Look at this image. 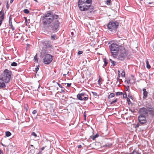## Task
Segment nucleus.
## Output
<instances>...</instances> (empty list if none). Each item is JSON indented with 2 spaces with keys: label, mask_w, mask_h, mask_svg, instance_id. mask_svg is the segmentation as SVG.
I'll use <instances>...</instances> for the list:
<instances>
[{
  "label": "nucleus",
  "mask_w": 154,
  "mask_h": 154,
  "mask_svg": "<svg viewBox=\"0 0 154 154\" xmlns=\"http://www.w3.org/2000/svg\"><path fill=\"white\" fill-rule=\"evenodd\" d=\"M59 17L58 15H56L53 12L49 11L45 14L42 17V23L44 27L49 26L55 20L57 19Z\"/></svg>",
  "instance_id": "f257e3e1"
},
{
  "label": "nucleus",
  "mask_w": 154,
  "mask_h": 154,
  "mask_svg": "<svg viewBox=\"0 0 154 154\" xmlns=\"http://www.w3.org/2000/svg\"><path fill=\"white\" fill-rule=\"evenodd\" d=\"M11 72L7 69H5L0 77V88L6 87L5 83H8L10 80Z\"/></svg>",
  "instance_id": "f03ea898"
},
{
  "label": "nucleus",
  "mask_w": 154,
  "mask_h": 154,
  "mask_svg": "<svg viewBox=\"0 0 154 154\" xmlns=\"http://www.w3.org/2000/svg\"><path fill=\"white\" fill-rule=\"evenodd\" d=\"M118 52L117 59L119 60H123L125 57L127 56L128 54V51L124 46V42H123V44H121V46H120V48H119Z\"/></svg>",
  "instance_id": "7ed1b4c3"
},
{
  "label": "nucleus",
  "mask_w": 154,
  "mask_h": 154,
  "mask_svg": "<svg viewBox=\"0 0 154 154\" xmlns=\"http://www.w3.org/2000/svg\"><path fill=\"white\" fill-rule=\"evenodd\" d=\"M121 44H117L116 43H113L109 45V48L111 53L113 57L116 58L118 56V51L121 46Z\"/></svg>",
  "instance_id": "20e7f679"
},
{
  "label": "nucleus",
  "mask_w": 154,
  "mask_h": 154,
  "mask_svg": "<svg viewBox=\"0 0 154 154\" xmlns=\"http://www.w3.org/2000/svg\"><path fill=\"white\" fill-rule=\"evenodd\" d=\"M140 116H144L148 114V112L150 115H153L154 114V109L151 106L144 107L140 109L139 111Z\"/></svg>",
  "instance_id": "39448f33"
},
{
  "label": "nucleus",
  "mask_w": 154,
  "mask_h": 154,
  "mask_svg": "<svg viewBox=\"0 0 154 154\" xmlns=\"http://www.w3.org/2000/svg\"><path fill=\"white\" fill-rule=\"evenodd\" d=\"M119 24V23L118 22L116 21H110L107 24V29L110 31L115 32L117 31Z\"/></svg>",
  "instance_id": "423d86ee"
},
{
  "label": "nucleus",
  "mask_w": 154,
  "mask_h": 154,
  "mask_svg": "<svg viewBox=\"0 0 154 154\" xmlns=\"http://www.w3.org/2000/svg\"><path fill=\"white\" fill-rule=\"evenodd\" d=\"M60 23L57 19L55 20L50 25V29L54 32H57L59 29Z\"/></svg>",
  "instance_id": "0eeeda50"
},
{
  "label": "nucleus",
  "mask_w": 154,
  "mask_h": 154,
  "mask_svg": "<svg viewBox=\"0 0 154 154\" xmlns=\"http://www.w3.org/2000/svg\"><path fill=\"white\" fill-rule=\"evenodd\" d=\"M88 5H86V4L83 5H78L80 10L81 11H85L88 10V9H90L92 10L93 9V6L91 4H88Z\"/></svg>",
  "instance_id": "6e6552de"
},
{
  "label": "nucleus",
  "mask_w": 154,
  "mask_h": 154,
  "mask_svg": "<svg viewBox=\"0 0 154 154\" xmlns=\"http://www.w3.org/2000/svg\"><path fill=\"white\" fill-rule=\"evenodd\" d=\"M53 59V57L49 54H46L43 59V62L46 64L50 63Z\"/></svg>",
  "instance_id": "1a4fd4ad"
},
{
  "label": "nucleus",
  "mask_w": 154,
  "mask_h": 154,
  "mask_svg": "<svg viewBox=\"0 0 154 154\" xmlns=\"http://www.w3.org/2000/svg\"><path fill=\"white\" fill-rule=\"evenodd\" d=\"M92 0H79L78 5L85 4H91Z\"/></svg>",
  "instance_id": "9d476101"
},
{
  "label": "nucleus",
  "mask_w": 154,
  "mask_h": 154,
  "mask_svg": "<svg viewBox=\"0 0 154 154\" xmlns=\"http://www.w3.org/2000/svg\"><path fill=\"white\" fill-rule=\"evenodd\" d=\"M138 119L139 122L141 124H144L146 122L145 116H138Z\"/></svg>",
  "instance_id": "9b49d317"
},
{
  "label": "nucleus",
  "mask_w": 154,
  "mask_h": 154,
  "mask_svg": "<svg viewBox=\"0 0 154 154\" xmlns=\"http://www.w3.org/2000/svg\"><path fill=\"white\" fill-rule=\"evenodd\" d=\"M44 45L47 48H51L52 46L51 42L50 41L45 42Z\"/></svg>",
  "instance_id": "f8f14e48"
},
{
  "label": "nucleus",
  "mask_w": 154,
  "mask_h": 154,
  "mask_svg": "<svg viewBox=\"0 0 154 154\" xmlns=\"http://www.w3.org/2000/svg\"><path fill=\"white\" fill-rule=\"evenodd\" d=\"M143 98L144 99H146L147 96L148 92L146 91V88H143Z\"/></svg>",
  "instance_id": "ddd939ff"
},
{
  "label": "nucleus",
  "mask_w": 154,
  "mask_h": 154,
  "mask_svg": "<svg viewBox=\"0 0 154 154\" xmlns=\"http://www.w3.org/2000/svg\"><path fill=\"white\" fill-rule=\"evenodd\" d=\"M128 154H140L136 149H134L133 151Z\"/></svg>",
  "instance_id": "4468645a"
},
{
  "label": "nucleus",
  "mask_w": 154,
  "mask_h": 154,
  "mask_svg": "<svg viewBox=\"0 0 154 154\" xmlns=\"http://www.w3.org/2000/svg\"><path fill=\"white\" fill-rule=\"evenodd\" d=\"M57 39V38H56V34L52 35L51 36V39L52 40H54Z\"/></svg>",
  "instance_id": "2eb2a0df"
},
{
  "label": "nucleus",
  "mask_w": 154,
  "mask_h": 154,
  "mask_svg": "<svg viewBox=\"0 0 154 154\" xmlns=\"http://www.w3.org/2000/svg\"><path fill=\"white\" fill-rule=\"evenodd\" d=\"M103 61L104 63V64L103 66H106L108 63L107 60L106 59V58H104L103 59Z\"/></svg>",
  "instance_id": "dca6fc26"
},
{
  "label": "nucleus",
  "mask_w": 154,
  "mask_h": 154,
  "mask_svg": "<svg viewBox=\"0 0 154 154\" xmlns=\"http://www.w3.org/2000/svg\"><path fill=\"white\" fill-rule=\"evenodd\" d=\"M77 98L78 99L80 100H82V97L80 95V94H78L77 96Z\"/></svg>",
  "instance_id": "f3484780"
},
{
  "label": "nucleus",
  "mask_w": 154,
  "mask_h": 154,
  "mask_svg": "<svg viewBox=\"0 0 154 154\" xmlns=\"http://www.w3.org/2000/svg\"><path fill=\"white\" fill-rule=\"evenodd\" d=\"M11 133L10 132L8 131H6L5 132V135L7 137H9L11 135Z\"/></svg>",
  "instance_id": "a211bd4d"
},
{
  "label": "nucleus",
  "mask_w": 154,
  "mask_h": 154,
  "mask_svg": "<svg viewBox=\"0 0 154 154\" xmlns=\"http://www.w3.org/2000/svg\"><path fill=\"white\" fill-rule=\"evenodd\" d=\"M146 67L148 69H150L151 68V66L149 64V62L148 60H147L146 61Z\"/></svg>",
  "instance_id": "6ab92c4d"
},
{
  "label": "nucleus",
  "mask_w": 154,
  "mask_h": 154,
  "mask_svg": "<svg viewBox=\"0 0 154 154\" xmlns=\"http://www.w3.org/2000/svg\"><path fill=\"white\" fill-rule=\"evenodd\" d=\"M115 96V94L113 93H111L109 95V96L108 98L109 99L110 98H111L114 97Z\"/></svg>",
  "instance_id": "aec40b11"
},
{
  "label": "nucleus",
  "mask_w": 154,
  "mask_h": 154,
  "mask_svg": "<svg viewBox=\"0 0 154 154\" xmlns=\"http://www.w3.org/2000/svg\"><path fill=\"white\" fill-rule=\"evenodd\" d=\"M24 107L25 109L26 110V111H27L29 108L28 105L27 104H24Z\"/></svg>",
  "instance_id": "412c9836"
},
{
  "label": "nucleus",
  "mask_w": 154,
  "mask_h": 154,
  "mask_svg": "<svg viewBox=\"0 0 154 154\" xmlns=\"http://www.w3.org/2000/svg\"><path fill=\"white\" fill-rule=\"evenodd\" d=\"M123 94V93L121 92H117L116 93V96H119V95H121Z\"/></svg>",
  "instance_id": "4be33fe9"
},
{
  "label": "nucleus",
  "mask_w": 154,
  "mask_h": 154,
  "mask_svg": "<svg viewBox=\"0 0 154 154\" xmlns=\"http://www.w3.org/2000/svg\"><path fill=\"white\" fill-rule=\"evenodd\" d=\"M17 63L15 62H13L11 64V66H17Z\"/></svg>",
  "instance_id": "5701e85b"
},
{
  "label": "nucleus",
  "mask_w": 154,
  "mask_h": 154,
  "mask_svg": "<svg viewBox=\"0 0 154 154\" xmlns=\"http://www.w3.org/2000/svg\"><path fill=\"white\" fill-rule=\"evenodd\" d=\"M88 99V97L87 96H85L84 97H83L82 98V100H83L84 101H86Z\"/></svg>",
  "instance_id": "b1692460"
},
{
  "label": "nucleus",
  "mask_w": 154,
  "mask_h": 154,
  "mask_svg": "<svg viewBox=\"0 0 154 154\" xmlns=\"http://www.w3.org/2000/svg\"><path fill=\"white\" fill-rule=\"evenodd\" d=\"M23 12L25 13L26 14H28L29 12V11L27 9H24L23 10Z\"/></svg>",
  "instance_id": "393cba45"
},
{
  "label": "nucleus",
  "mask_w": 154,
  "mask_h": 154,
  "mask_svg": "<svg viewBox=\"0 0 154 154\" xmlns=\"http://www.w3.org/2000/svg\"><path fill=\"white\" fill-rule=\"evenodd\" d=\"M98 136V135L97 134H96L94 136H93L92 137V139L93 140H94Z\"/></svg>",
  "instance_id": "a878e982"
},
{
  "label": "nucleus",
  "mask_w": 154,
  "mask_h": 154,
  "mask_svg": "<svg viewBox=\"0 0 154 154\" xmlns=\"http://www.w3.org/2000/svg\"><path fill=\"white\" fill-rule=\"evenodd\" d=\"M118 100V99L117 98L115 99V100L112 101L111 103L110 104H112L114 103H116Z\"/></svg>",
  "instance_id": "bb28decb"
},
{
  "label": "nucleus",
  "mask_w": 154,
  "mask_h": 154,
  "mask_svg": "<svg viewBox=\"0 0 154 154\" xmlns=\"http://www.w3.org/2000/svg\"><path fill=\"white\" fill-rule=\"evenodd\" d=\"M45 53H45L42 50L41 53V56L43 57L45 54Z\"/></svg>",
  "instance_id": "cd10ccee"
},
{
  "label": "nucleus",
  "mask_w": 154,
  "mask_h": 154,
  "mask_svg": "<svg viewBox=\"0 0 154 154\" xmlns=\"http://www.w3.org/2000/svg\"><path fill=\"white\" fill-rule=\"evenodd\" d=\"M121 75L122 77H125V71L124 70H123L122 72V73L121 74Z\"/></svg>",
  "instance_id": "c85d7f7f"
},
{
  "label": "nucleus",
  "mask_w": 154,
  "mask_h": 154,
  "mask_svg": "<svg viewBox=\"0 0 154 154\" xmlns=\"http://www.w3.org/2000/svg\"><path fill=\"white\" fill-rule=\"evenodd\" d=\"M81 96L83 97L84 96H87V95H86L85 93H82L81 94H79Z\"/></svg>",
  "instance_id": "c756f323"
},
{
  "label": "nucleus",
  "mask_w": 154,
  "mask_h": 154,
  "mask_svg": "<svg viewBox=\"0 0 154 154\" xmlns=\"http://www.w3.org/2000/svg\"><path fill=\"white\" fill-rule=\"evenodd\" d=\"M127 101L129 104H130L131 103L130 100L129 98L127 97Z\"/></svg>",
  "instance_id": "7c9ffc66"
},
{
  "label": "nucleus",
  "mask_w": 154,
  "mask_h": 154,
  "mask_svg": "<svg viewBox=\"0 0 154 154\" xmlns=\"http://www.w3.org/2000/svg\"><path fill=\"white\" fill-rule=\"evenodd\" d=\"M101 78L100 76L99 77V79L98 81V84L100 86V79H101Z\"/></svg>",
  "instance_id": "2f4dec72"
},
{
  "label": "nucleus",
  "mask_w": 154,
  "mask_h": 154,
  "mask_svg": "<svg viewBox=\"0 0 154 154\" xmlns=\"http://www.w3.org/2000/svg\"><path fill=\"white\" fill-rule=\"evenodd\" d=\"M34 60L36 61L37 62L38 60V59L37 58V54H36L34 57Z\"/></svg>",
  "instance_id": "473e14b6"
},
{
  "label": "nucleus",
  "mask_w": 154,
  "mask_h": 154,
  "mask_svg": "<svg viewBox=\"0 0 154 154\" xmlns=\"http://www.w3.org/2000/svg\"><path fill=\"white\" fill-rule=\"evenodd\" d=\"M93 94V95L94 96H98L97 95V93L94 92H91Z\"/></svg>",
  "instance_id": "72a5a7b5"
},
{
  "label": "nucleus",
  "mask_w": 154,
  "mask_h": 154,
  "mask_svg": "<svg viewBox=\"0 0 154 154\" xmlns=\"http://www.w3.org/2000/svg\"><path fill=\"white\" fill-rule=\"evenodd\" d=\"M112 65L114 66L117 65L116 64H118V63H117L116 62L113 61V62H112Z\"/></svg>",
  "instance_id": "f704fd0d"
},
{
  "label": "nucleus",
  "mask_w": 154,
  "mask_h": 154,
  "mask_svg": "<svg viewBox=\"0 0 154 154\" xmlns=\"http://www.w3.org/2000/svg\"><path fill=\"white\" fill-rule=\"evenodd\" d=\"M129 86L128 85L125 88V91H128L129 92L130 91V90H129Z\"/></svg>",
  "instance_id": "c9c22d12"
},
{
  "label": "nucleus",
  "mask_w": 154,
  "mask_h": 154,
  "mask_svg": "<svg viewBox=\"0 0 154 154\" xmlns=\"http://www.w3.org/2000/svg\"><path fill=\"white\" fill-rule=\"evenodd\" d=\"M39 65H38V66H36V67L35 68V71H36V72H37L38 71V70L39 69Z\"/></svg>",
  "instance_id": "e433bc0d"
},
{
  "label": "nucleus",
  "mask_w": 154,
  "mask_h": 154,
  "mask_svg": "<svg viewBox=\"0 0 154 154\" xmlns=\"http://www.w3.org/2000/svg\"><path fill=\"white\" fill-rule=\"evenodd\" d=\"M123 98H126L127 97V95L126 92L124 93L123 95Z\"/></svg>",
  "instance_id": "4c0bfd02"
},
{
  "label": "nucleus",
  "mask_w": 154,
  "mask_h": 154,
  "mask_svg": "<svg viewBox=\"0 0 154 154\" xmlns=\"http://www.w3.org/2000/svg\"><path fill=\"white\" fill-rule=\"evenodd\" d=\"M111 2V0H107L106 2V4L107 5H109Z\"/></svg>",
  "instance_id": "58836bf2"
},
{
  "label": "nucleus",
  "mask_w": 154,
  "mask_h": 154,
  "mask_svg": "<svg viewBox=\"0 0 154 154\" xmlns=\"http://www.w3.org/2000/svg\"><path fill=\"white\" fill-rule=\"evenodd\" d=\"M31 134L32 135L36 137L37 136L35 132H33Z\"/></svg>",
  "instance_id": "ea45409f"
},
{
  "label": "nucleus",
  "mask_w": 154,
  "mask_h": 154,
  "mask_svg": "<svg viewBox=\"0 0 154 154\" xmlns=\"http://www.w3.org/2000/svg\"><path fill=\"white\" fill-rule=\"evenodd\" d=\"M10 26V28H11L12 31H14L15 29L14 27L13 26V25H11Z\"/></svg>",
  "instance_id": "a19ab883"
},
{
  "label": "nucleus",
  "mask_w": 154,
  "mask_h": 154,
  "mask_svg": "<svg viewBox=\"0 0 154 154\" xmlns=\"http://www.w3.org/2000/svg\"><path fill=\"white\" fill-rule=\"evenodd\" d=\"M9 7V5H8V1H7L6 3V8L7 9H8Z\"/></svg>",
  "instance_id": "79ce46f5"
},
{
  "label": "nucleus",
  "mask_w": 154,
  "mask_h": 154,
  "mask_svg": "<svg viewBox=\"0 0 154 154\" xmlns=\"http://www.w3.org/2000/svg\"><path fill=\"white\" fill-rule=\"evenodd\" d=\"M37 112V110H34L32 112V113L33 115L35 114Z\"/></svg>",
  "instance_id": "37998d69"
},
{
  "label": "nucleus",
  "mask_w": 154,
  "mask_h": 154,
  "mask_svg": "<svg viewBox=\"0 0 154 154\" xmlns=\"http://www.w3.org/2000/svg\"><path fill=\"white\" fill-rule=\"evenodd\" d=\"M83 53V51H79L78 52V54L79 55H80Z\"/></svg>",
  "instance_id": "c03bdc74"
},
{
  "label": "nucleus",
  "mask_w": 154,
  "mask_h": 154,
  "mask_svg": "<svg viewBox=\"0 0 154 154\" xmlns=\"http://www.w3.org/2000/svg\"><path fill=\"white\" fill-rule=\"evenodd\" d=\"M139 126V124L138 123H137L136 125L134 126L135 128H137Z\"/></svg>",
  "instance_id": "a18cd8bd"
},
{
  "label": "nucleus",
  "mask_w": 154,
  "mask_h": 154,
  "mask_svg": "<svg viewBox=\"0 0 154 154\" xmlns=\"http://www.w3.org/2000/svg\"><path fill=\"white\" fill-rule=\"evenodd\" d=\"M147 2L149 4H151L153 3V2L152 1L150 2H149V1H148Z\"/></svg>",
  "instance_id": "49530a36"
},
{
  "label": "nucleus",
  "mask_w": 154,
  "mask_h": 154,
  "mask_svg": "<svg viewBox=\"0 0 154 154\" xmlns=\"http://www.w3.org/2000/svg\"><path fill=\"white\" fill-rule=\"evenodd\" d=\"M57 84L58 85L60 88H63L62 86L60 84H59V83H58V82L57 83Z\"/></svg>",
  "instance_id": "de8ad7c7"
},
{
  "label": "nucleus",
  "mask_w": 154,
  "mask_h": 154,
  "mask_svg": "<svg viewBox=\"0 0 154 154\" xmlns=\"http://www.w3.org/2000/svg\"><path fill=\"white\" fill-rule=\"evenodd\" d=\"M67 87H69L71 85V83H67Z\"/></svg>",
  "instance_id": "09e8293b"
},
{
  "label": "nucleus",
  "mask_w": 154,
  "mask_h": 154,
  "mask_svg": "<svg viewBox=\"0 0 154 154\" xmlns=\"http://www.w3.org/2000/svg\"><path fill=\"white\" fill-rule=\"evenodd\" d=\"M128 97H129L131 99H132V98H133L132 97L131 95H130V94H129L128 95Z\"/></svg>",
  "instance_id": "8fccbe9b"
},
{
  "label": "nucleus",
  "mask_w": 154,
  "mask_h": 154,
  "mask_svg": "<svg viewBox=\"0 0 154 154\" xmlns=\"http://www.w3.org/2000/svg\"><path fill=\"white\" fill-rule=\"evenodd\" d=\"M127 82L128 84H129L130 83V79H129L127 81Z\"/></svg>",
  "instance_id": "3c124183"
},
{
  "label": "nucleus",
  "mask_w": 154,
  "mask_h": 154,
  "mask_svg": "<svg viewBox=\"0 0 154 154\" xmlns=\"http://www.w3.org/2000/svg\"><path fill=\"white\" fill-rule=\"evenodd\" d=\"M12 21H9V26H10V25H12Z\"/></svg>",
  "instance_id": "603ef678"
},
{
  "label": "nucleus",
  "mask_w": 154,
  "mask_h": 154,
  "mask_svg": "<svg viewBox=\"0 0 154 154\" xmlns=\"http://www.w3.org/2000/svg\"><path fill=\"white\" fill-rule=\"evenodd\" d=\"M45 149V148L44 147H42L40 150H39V151H41V152L43 150Z\"/></svg>",
  "instance_id": "864d4df0"
},
{
  "label": "nucleus",
  "mask_w": 154,
  "mask_h": 154,
  "mask_svg": "<svg viewBox=\"0 0 154 154\" xmlns=\"http://www.w3.org/2000/svg\"><path fill=\"white\" fill-rule=\"evenodd\" d=\"M82 147V146L81 145H79L77 146V147L78 148H81Z\"/></svg>",
  "instance_id": "5fc2aeb1"
},
{
  "label": "nucleus",
  "mask_w": 154,
  "mask_h": 154,
  "mask_svg": "<svg viewBox=\"0 0 154 154\" xmlns=\"http://www.w3.org/2000/svg\"><path fill=\"white\" fill-rule=\"evenodd\" d=\"M9 21H12V18L11 17V16H10L9 17Z\"/></svg>",
  "instance_id": "6e6d98bb"
},
{
  "label": "nucleus",
  "mask_w": 154,
  "mask_h": 154,
  "mask_svg": "<svg viewBox=\"0 0 154 154\" xmlns=\"http://www.w3.org/2000/svg\"><path fill=\"white\" fill-rule=\"evenodd\" d=\"M120 72L118 70V76L119 77H120Z\"/></svg>",
  "instance_id": "4d7b16f0"
},
{
  "label": "nucleus",
  "mask_w": 154,
  "mask_h": 154,
  "mask_svg": "<svg viewBox=\"0 0 154 154\" xmlns=\"http://www.w3.org/2000/svg\"><path fill=\"white\" fill-rule=\"evenodd\" d=\"M109 60L110 61V62H111V63H112V62H113L114 61L112 59H109Z\"/></svg>",
  "instance_id": "13d9d810"
},
{
  "label": "nucleus",
  "mask_w": 154,
  "mask_h": 154,
  "mask_svg": "<svg viewBox=\"0 0 154 154\" xmlns=\"http://www.w3.org/2000/svg\"><path fill=\"white\" fill-rule=\"evenodd\" d=\"M61 92H63V93H64L65 92V91L61 89Z\"/></svg>",
  "instance_id": "bf43d9fd"
},
{
  "label": "nucleus",
  "mask_w": 154,
  "mask_h": 154,
  "mask_svg": "<svg viewBox=\"0 0 154 154\" xmlns=\"http://www.w3.org/2000/svg\"><path fill=\"white\" fill-rule=\"evenodd\" d=\"M14 0H11L10 1V3H12L14 1Z\"/></svg>",
  "instance_id": "052dcab7"
},
{
  "label": "nucleus",
  "mask_w": 154,
  "mask_h": 154,
  "mask_svg": "<svg viewBox=\"0 0 154 154\" xmlns=\"http://www.w3.org/2000/svg\"><path fill=\"white\" fill-rule=\"evenodd\" d=\"M101 117V116H99L97 117V118L98 119H100V118Z\"/></svg>",
  "instance_id": "680f3d73"
},
{
  "label": "nucleus",
  "mask_w": 154,
  "mask_h": 154,
  "mask_svg": "<svg viewBox=\"0 0 154 154\" xmlns=\"http://www.w3.org/2000/svg\"><path fill=\"white\" fill-rule=\"evenodd\" d=\"M120 117L119 118H118L119 119H120L121 118H122V116H119ZM123 116H122V117H123Z\"/></svg>",
  "instance_id": "e2e57ef3"
},
{
  "label": "nucleus",
  "mask_w": 154,
  "mask_h": 154,
  "mask_svg": "<svg viewBox=\"0 0 154 154\" xmlns=\"http://www.w3.org/2000/svg\"><path fill=\"white\" fill-rule=\"evenodd\" d=\"M71 34L72 35H73V32H71Z\"/></svg>",
  "instance_id": "0e129e2a"
},
{
  "label": "nucleus",
  "mask_w": 154,
  "mask_h": 154,
  "mask_svg": "<svg viewBox=\"0 0 154 154\" xmlns=\"http://www.w3.org/2000/svg\"><path fill=\"white\" fill-rule=\"evenodd\" d=\"M119 78H117V81H119Z\"/></svg>",
  "instance_id": "69168bd1"
},
{
  "label": "nucleus",
  "mask_w": 154,
  "mask_h": 154,
  "mask_svg": "<svg viewBox=\"0 0 154 154\" xmlns=\"http://www.w3.org/2000/svg\"><path fill=\"white\" fill-rule=\"evenodd\" d=\"M2 13V11H0V15H1Z\"/></svg>",
  "instance_id": "338daca9"
},
{
  "label": "nucleus",
  "mask_w": 154,
  "mask_h": 154,
  "mask_svg": "<svg viewBox=\"0 0 154 154\" xmlns=\"http://www.w3.org/2000/svg\"><path fill=\"white\" fill-rule=\"evenodd\" d=\"M63 75L64 76H65V75H66V74H63Z\"/></svg>",
  "instance_id": "774afa93"
}]
</instances>
